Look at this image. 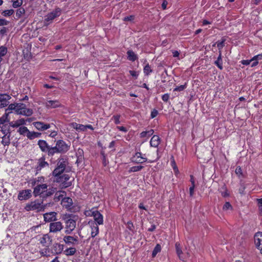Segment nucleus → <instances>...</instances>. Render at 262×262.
Segmentation results:
<instances>
[{
  "mask_svg": "<svg viewBox=\"0 0 262 262\" xmlns=\"http://www.w3.org/2000/svg\"><path fill=\"white\" fill-rule=\"evenodd\" d=\"M45 105L48 108H55L61 106V104L57 100L47 101Z\"/></svg>",
  "mask_w": 262,
  "mask_h": 262,
  "instance_id": "f3484780",
  "label": "nucleus"
},
{
  "mask_svg": "<svg viewBox=\"0 0 262 262\" xmlns=\"http://www.w3.org/2000/svg\"><path fill=\"white\" fill-rule=\"evenodd\" d=\"M154 132V131L153 129H150L148 131L142 132L140 134V137L141 138H144L147 136H148V137L150 136L153 134Z\"/></svg>",
  "mask_w": 262,
  "mask_h": 262,
  "instance_id": "f704fd0d",
  "label": "nucleus"
},
{
  "mask_svg": "<svg viewBox=\"0 0 262 262\" xmlns=\"http://www.w3.org/2000/svg\"><path fill=\"white\" fill-rule=\"evenodd\" d=\"M254 243L256 247L262 251V232H258L254 235Z\"/></svg>",
  "mask_w": 262,
  "mask_h": 262,
  "instance_id": "ddd939ff",
  "label": "nucleus"
},
{
  "mask_svg": "<svg viewBox=\"0 0 262 262\" xmlns=\"http://www.w3.org/2000/svg\"><path fill=\"white\" fill-rule=\"evenodd\" d=\"M225 40V39L223 38L221 40H219L216 42V43H217V47L218 48L219 51H222V49L225 46L224 42Z\"/></svg>",
  "mask_w": 262,
  "mask_h": 262,
  "instance_id": "4c0bfd02",
  "label": "nucleus"
},
{
  "mask_svg": "<svg viewBox=\"0 0 262 262\" xmlns=\"http://www.w3.org/2000/svg\"><path fill=\"white\" fill-rule=\"evenodd\" d=\"M61 204L63 207L70 209L73 205V201L70 197H65L62 199Z\"/></svg>",
  "mask_w": 262,
  "mask_h": 262,
  "instance_id": "4be33fe9",
  "label": "nucleus"
},
{
  "mask_svg": "<svg viewBox=\"0 0 262 262\" xmlns=\"http://www.w3.org/2000/svg\"><path fill=\"white\" fill-rule=\"evenodd\" d=\"M31 196V190L29 189L25 190L19 193L17 196L20 200H25L28 199Z\"/></svg>",
  "mask_w": 262,
  "mask_h": 262,
  "instance_id": "412c9836",
  "label": "nucleus"
},
{
  "mask_svg": "<svg viewBox=\"0 0 262 262\" xmlns=\"http://www.w3.org/2000/svg\"><path fill=\"white\" fill-rule=\"evenodd\" d=\"M37 144L42 152H47L49 157H52V155L49 154L50 149H51L52 147L49 146L46 141L43 140H39L38 141Z\"/></svg>",
  "mask_w": 262,
  "mask_h": 262,
  "instance_id": "1a4fd4ad",
  "label": "nucleus"
},
{
  "mask_svg": "<svg viewBox=\"0 0 262 262\" xmlns=\"http://www.w3.org/2000/svg\"><path fill=\"white\" fill-rule=\"evenodd\" d=\"M61 9L57 8L50 13H49L45 16L44 23L46 26L49 25L52 23L54 18L58 17L61 14Z\"/></svg>",
  "mask_w": 262,
  "mask_h": 262,
  "instance_id": "20e7f679",
  "label": "nucleus"
},
{
  "mask_svg": "<svg viewBox=\"0 0 262 262\" xmlns=\"http://www.w3.org/2000/svg\"><path fill=\"white\" fill-rule=\"evenodd\" d=\"M143 168V166L139 165V166H134L130 167L128 170L129 172H137L140 171Z\"/></svg>",
  "mask_w": 262,
  "mask_h": 262,
  "instance_id": "c9c22d12",
  "label": "nucleus"
},
{
  "mask_svg": "<svg viewBox=\"0 0 262 262\" xmlns=\"http://www.w3.org/2000/svg\"><path fill=\"white\" fill-rule=\"evenodd\" d=\"M70 177L69 174H64L62 176H59L56 179V181L58 182H60L63 188H67L72 185V182L69 181Z\"/></svg>",
  "mask_w": 262,
  "mask_h": 262,
  "instance_id": "0eeeda50",
  "label": "nucleus"
},
{
  "mask_svg": "<svg viewBox=\"0 0 262 262\" xmlns=\"http://www.w3.org/2000/svg\"><path fill=\"white\" fill-rule=\"evenodd\" d=\"M70 145L67 144L63 140H58L55 146L50 149L49 154L54 156L55 154H65L69 149Z\"/></svg>",
  "mask_w": 262,
  "mask_h": 262,
  "instance_id": "f257e3e1",
  "label": "nucleus"
},
{
  "mask_svg": "<svg viewBox=\"0 0 262 262\" xmlns=\"http://www.w3.org/2000/svg\"><path fill=\"white\" fill-rule=\"evenodd\" d=\"M73 126L77 130H82V131H84L85 130V125H83L82 124L75 123L73 125Z\"/></svg>",
  "mask_w": 262,
  "mask_h": 262,
  "instance_id": "ea45409f",
  "label": "nucleus"
},
{
  "mask_svg": "<svg viewBox=\"0 0 262 262\" xmlns=\"http://www.w3.org/2000/svg\"><path fill=\"white\" fill-rule=\"evenodd\" d=\"M167 4H168V3L166 0H164L163 1V3L162 4V8H163V9H164V10L166 9Z\"/></svg>",
  "mask_w": 262,
  "mask_h": 262,
  "instance_id": "774afa93",
  "label": "nucleus"
},
{
  "mask_svg": "<svg viewBox=\"0 0 262 262\" xmlns=\"http://www.w3.org/2000/svg\"><path fill=\"white\" fill-rule=\"evenodd\" d=\"M258 206L259 210L260 216H262V198L257 199Z\"/></svg>",
  "mask_w": 262,
  "mask_h": 262,
  "instance_id": "49530a36",
  "label": "nucleus"
},
{
  "mask_svg": "<svg viewBox=\"0 0 262 262\" xmlns=\"http://www.w3.org/2000/svg\"><path fill=\"white\" fill-rule=\"evenodd\" d=\"M169 98V96L168 94H165L162 97V100L164 102H167Z\"/></svg>",
  "mask_w": 262,
  "mask_h": 262,
  "instance_id": "052dcab7",
  "label": "nucleus"
},
{
  "mask_svg": "<svg viewBox=\"0 0 262 262\" xmlns=\"http://www.w3.org/2000/svg\"><path fill=\"white\" fill-rule=\"evenodd\" d=\"M129 72L130 75H132L133 77H134L136 79L137 78L139 75L138 72L135 71L130 70Z\"/></svg>",
  "mask_w": 262,
  "mask_h": 262,
  "instance_id": "13d9d810",
  "label": "nucleus"
},
{
  "mask_svg": "<svg viewBox=\"0 0 262 262\" xmlns=\"http://www.w3.org/2000/svg\"><path fill=\"white\" fill-rule=\"evenodd\" d=\"M158 111L156 109H154L151 112L150 117L151 118H154L158 115Z\"/></svg>",
  "mask_w": 262,
  "mask_h": 262,
  "instance_id": "864d4df0",
  "label": "nucleus"
},
{
  "mask_svg": "<svg viewBox=\"0 0 262 262\" xmlns=\"http://www.w3.org/2000/svg\"><path fill=\"white\" fill-rule=\"evenodd\" d=\"M8 29L7 28L3 27L0 29V35H3L6 33Z\"/></svg>",
  "mask_w": 262,
  "mask_h": 262,
  "instance_id": "5fc2aeb1",
  "label": "nucleus"
},
{
  "mask_svg": "<svg viewBox=\"0 0 262 262\" xmlns=\"http://www.w3.org/2000/svg\"><path fill=\"white\" fill-rule=\"evenodd\" d=\"M25 208L27 211L36 210L40 211L44 210L45 206L43 205L42 201L35 200L27 204Z\"/></svg>",
  "mask_w": 262,
  "mask_h": 262,
  "instance_id": "7ed1b4c3",
  "label": "nucleus"
},
{
  "mask_svg": "<svg viewBox=\"0 0 262 262\" xmlns=\"http://www.w3.org/2000/svg\"><path fill=\"white\" fill-rule=\"evenodd\" d=\"M143 71L144 74L146 75H148L150 73L152 72V70L151 69L149 64H147L144 67Z\"/></svg>",
  "mask_w": 262,
  "mask_h": 262,
  "instance_id": "a19ab883",
  "label": "nucleus"
},
{
  "mask_svg": "<svg viewBox=\"0 0 262 262\" xmlns=\"http://www.w3.org/2000/svg\"><path fill=\"white\" fill-rule=\"evenodd\" d=\"M236 174L240 179L244 178V175L240 166H237L235 170Z\"/></svg>",
  "mask_w": 262,
  "mask_h": 262,
  "instance_id": "58836bf2",
  "label": "nucleus"
},
{
  "mask_svg": "<svg viewBox=\"0 0 262 262\" xmlns=\"http://www.w3.org/2000/svg\"><path fill=\"white\" fill-rule=\"evenodd\" d=\"M134 19V16L133 15H129L126 17H125L123 18L124 21H132Z\"/></svg>",
  "mask_w": 262,
  "mask_h": 262,
  "instance_id": "bf43d9fd",
  "label": "nucleus"
},
{
  "mask_svg": "<svg viewBox=\"0 0 262 262\" xmlns=\"http://www.w3.org/2000/svg\"><path fill=\"white\" fill-rule=\"evenodd\" d=\"M39 241L40 244H41L42 245H45V244L48 243L51 244L52 243V239L48 234H46L43 235Z\"/></svg>",
  "mask_w": 262,
  "mask_h": 262,
  "instance_id": "a878e982",
  "label": "nucleus"
},
{
  "mask_svg": "<svg viewBox=\"0 0 262 262\" xmlns=\"http://www.w3.org/2000/svg\"><path fill=\"white\" fill-rule=\"evenodd\" d=\"M120 115H115L113 116L112 120L114 121L116 124H118L120 123Z\"/></svg>",
  "mask_w": 262,
  "mask_h": 262,
  "instance_id": "a18cd8bd",
  "label": "nucleus"
},
{
  "mask_svg": "<svg viewBox=\"0 0 262 262\" xmlns=\"http://www.w3.org/2000/svg\"><path fill=\"white\" fill-rule=\"evenodd\" d=\"M17 99H19V101H27L29 99V98L27 95H25L24 97H21V96H20V97L19 98H17Z\"/></svg>",
  "mask_w": 262,
  "mask_h": 262,
  "instance_id": "680f3d73",
  "label": "nucleus"
},
{
  "mask_svg": "<svg viewBox=\"0 0 262 262\" xmlns=\"http://www.w3.org/2000/svg\"><path fill=\"white\" fill-rule=\"evenodd\" d=\"M13 13L14 10L13 9H10L3 11L2 12V14L4 16H9L11 15Z\"/></svg>",
  "mask_w": 262,
  "mask_h": 262,
  "instance_id": "79ce46f5",
  "label": "nucleus"
},
{
  "mask_svg": "<svg viewBox=\"0 0 262 262\" xmlns=\"http://www.w3.org/2000/svg\"><path fill=\"white\" fill-rule=\"evenodd\" d=\"M160 143V138L158 136L154 135L151 138L150 141V144L151 146L157 147L158 146Z\"/></svg>",
  "mask_w": 262,
  "mask_h": 262,
  "instance_id": "393cba45",
  "label": "nucleus"
},
{
  "mask_svg": "<svg viewBox=\"0 0 262 262\" xmlns=\"http://www.w3.org/2000/svg\"><path fill=\"white\" fill-rule=\"evenodd\" d=\"M7 52V49L6 47H5L4 46H1L0 47V56L3 57L4 56H5L6 55Z\"/></svg>",
  "mask_w": 262,
  "mask_h": 262,
  "instance_id": "37998d69",
  "label": "nucleus"
},
{
  "mask_svg": "<svg viewBox=\"0 0 262 262\" xmlns=\"http://www.w3.org/2000/svg\"><path fill=\"white\" fill-rule=\"evenodd\" d=\"M32 114L33 111L31 109L27 108L25 103H17V114L30 116Z\"/></svg>",
  "mask_w": 262,
  "mask_h": 262,
  "instance_id": "423d86ee",
  "label": "nucleus"
},
{
  "mask_svg": "<svg viewBox=\"0 0 262 262\" xmlns=\"http://www.w3.org/2000/svg\"><path fill=\"white\" fill-rule=\"evenodd\" d=\"M66 230L65 233L67 234H71L76 228V220L71 218V215L66 217L65 219Z\"/></svg>",
  "mask_w": 262,
  "mask_h": 262,
  "instance_id": "39448f33",
  "label": "nucleus"
},
{
  "mask_svg": "<svg viewBox=\"0 0 262 262\" xmlns=\"http://www.w3.org/2000/svg\"><path fill=\"white\" fill-rule=\"evenodd\" d=\"M253 61L252 58L250 60H243L241 61V63L244 65H249Z\"/></svg>",
  "mask_w": 262,
  "mask_h": 262,
  "instance_id": "4d7b16f0",
  "label": "nucleus"
},
{
  "mask_svg": "<svg viewBox=\"0 0 262 262\" xmlns=\"http://www.w3.org/2000/svg\"><path fill=\"white\" fill-rule=\"evenodd\" d=\"M20 134L26 136L28 137V135H29V133L30 131L28 129L27 127L25 126H21L19 128L18 130Z\"/></svg>",
  "mask_w": 262,
  "mask_h": 262,
  "instance_id": "7c9ffc66",
  "label": "nucleus"
},
{
  "mask_svg": "<svg viewBox=\"0 0 262 262\" xmlns=\"http://www.w3.org/2000/svg\"><path fill=\"white\" fill-rule=\"evenodd\" d=\"M26 120L24 119H20L17 120V127L20 125L25 124Z\"/></svg>",
  "mask_w": 262,
  "mask_h": 262,
  "instance_id": "0e129e2a",
  "label": "nucleus"
},
{
  "mask_svg": "<svg viewBox=\"0 0 262 262\" xmlns=\"http://www.w3.org/2000/svg\"><path fill=\"white\" fill-rule=\"evenodd\" d=\"M117 128L120 131L126 133L127 132V129L124 126H117Z\"/></svg>",
  "mask_w": 262,
  "mask_h": 262,
  "instance_id": "69168bd1",
  "label": "nucleus"
},
{
  "mask_svg": "<svg viewBox=\"0 0 262 262\" xmlns=\"http://www.w3.org/2000/svg\"><path fill=\"white\" fill-rule=\"evenodd\" d=\"M127 228L130 231L133 232L134 230V226L133 225V223L131 221H129L127 223Z\"/></svg>",
  "mask_w": 262,
  "mask_h": 262,
  "instance_id": "09e8293b",
  "label": "nucleus"
},
{
  "mask_svg": "<svg viewBox=\"0 0 262 262\" xmlns=\"http://www.w3.org/2000/svg\"><path fill=\"white\" fill-rule=\"evenodd\" d=\"M49 163L45 161V158L42 157L39 158L37 162V165L35 167V174H38L42 168L45 167H49Z\"/></svg>",
  "mask_w": 262,
  "mask_h": 262,
  "instance_id": "9d476101",
  "label": "nucleus"
},
{
  "mask_svg": "<svg viewBox=\"0 0 262 262\" xmlns=\"http://www.w3.org/2000/svg\"><path fill=\"white\" fill-rule=\"evenodd\" d=\"M194 187V186H191L189 188V193L191 196L193 195Z\"/></svg>",
  "mask_w": 262,
  "mask_h": 262,
  "instance_id": "338daca9",
  "label": "nucleus"
},
{
  "mask_svg": "<svg viewBox=\"0 0 262 262\" xmlns=\"http://www.w3.org/2000/svg\"><path fill=\"white\" fill-rule=\"evenodd\" d=\"M10 99V96L6 94H0V108H3L7 106L8 103V100Z\"/></svg>",
  "mask_w": 262,
  "mask_h": 262,
  "instance_id": "a211bd4d",
  "label": "nucleus"
},
{
  "mask_svg": "<svg viewBox=\"0 0 262 262\" xmlns=\"http://www.w3.org/2000/svg\"><path fill=\"white\" fill-rule=\"evenodd\" d=\"M76 250L74 247L69 248L64 251V253L67 256H71L75 254Z\"/></svg>",
  "mask_w": 262,
  "mask_h": 262,
  "instance_id": "2f4dec72",
  "label": "nucleus"
},
{
  "mask_svg": "<svg viewBox=\"0 0 262 262\" xmlns=\"http://www.w3.org/2000/svg\"><path fill=\"white\" fill-rule=\"evenodd\" d=\"M161 247L160 245L157 244L156 246H155V247L154 248V250L152 251V257H155L156 256V255L157 254V253L160 252L161 251Z\"/></svg>",
  "mask_w": 262,
  "mask_h": 262,
  "instance_id": "72a5a7b5",
  "label": "nucleus"
},
{
  "mask_svg": "<svg viewBox=\"0 0 262 262\" xmlns=\"http://www.w3.org/2000/svg\"><path fill=\"white\" fill-rule=\"evenodd\" d=\"M47 187L46 184L38 185L34 188L33 193L35 196L40 195L47 190Z\"/></svg>",
  "mask_w": 262,
  "mask_h": 262,
  "instance_id": "f8f14e48",
  "label": "nucleus"
},
{
  "mask_svg": "<svg viewBox=\"0 0 262 262\" xmlns=\"http://www.w3.org/2000/svg\"><path fill=\"white\" fill-rule=\"evenodd\" d=\"M175 247H176V253H177L179 258H180V259L184 260V258L182 257L183 252L181 249V247L180 246V243H179L178 242L176 243L175 244Z\"/></svg>",
  "mask_w": 262,
  "mask_h": 262,
  "instance_id": "c85d7f7f",
  "label": "nucleus"
},
{
  "mask_svg": "<svg viewBox=\"0 0 262 262\" xmlns=\"http://www.w3.org/2000/svg\"><path fill=\"white\" fill-rule=\"evenodd\" d=\"M262 59V54H258L256 56H254L252 58L253 60H256L258 61V60H260Z\"/></svg>",
  "mask_w": 262,
  "mask_h": 262,
  "instance_id": "e2e57ef3",
  "label": "nucleus"
},
{
  "mask_svg": "<svg viewBox=\"0 0 262 262\" xmlns=\"http://www.w3.org/2000/svg\"><path fill=\"white\" fill-rule=\"evenodd\" d=\"M231 209L232 206L231 205L229 202H226L223 207V209L224 210H227Z\"/></svg>",
  "mask_w": 262,
  "mask_h": 262,
  "instance_id": "8fccbe9b",
  "label": "nucleus"
},
{
  "mask_svg": "<svg viewBox=\"0 0 262 262\" xmlns=\"http://www.w3.org/2000/svg\"><path fill=\"white\" fill-rule=\"evenodd\" d=\"M11 119V117L7 116L6 114L5 113V115L3 116V117L0 118V124H3L6 121H10Z\"/></svg>",
  "mask_w": 262,
  "mask_h": 262,
  "instance_id": "e433bc0d",
  "label": "nucleus"
},
{
  "mask_svg": "<svg viewBox=\"0 0 262 262\" xmlns=\"http://www.w3.org/2000/svg\"><path fill=\"white\" fill-rule=\"evenodd\" d=\"M186 88V84L181 85L179 86L176 87L174 89V91H183Z\"/></svg>",
  "mask_w": 262,
  "mask_h": 262,
  "instance_id": "3c124183",
  "label": "nucleus"
},
{
  "mask_svg": "<svg viewBox=\"0 0 262 262\" xmlns=\"http://www.w3.org/2000/svg\"><path fill=\"white\" fill-rule=\"evenodd\" d=\"M69 164L68 159L65 158H60L57 160V166L53 170L52 174L54 177H58L66 170V166Z\"/></svg>",
  "mask_w": 262,
  "mask_h": 262,
  "instance_id": "f03ea898",
  "label": "nucleus"
},
{
  "mask_svg": "<svg viewBox=\"0 0 262 262\" xmlns=\"http://www.w3.org/2000/svg\"><path fill=\"white\" fill-rule=\"evenodd\" d=\"M41 136V133L38 132H31L29 133L28 138L30 139H33L36 138H39Z\"/></svg>",
  "mask_w": 262,
  "mask_h": 262,
  "instance_id": "473e14b6",
  "label": "nucleus"
},
{
  "mask_svg": "<svg viewBox=\"0 0 262 262\" xmlns=\"http://www.w3.org/2000/svg\"><path fill=\"white\" fill-rule=\"evenodd\" d=\"M16 105L15 104H11L6 109L5 113L7 116L13 118L14 115L16 114Z\"/></svg>",
  "mask_w": 262,
  "mask_h": 262,
  "instance_id": "2eb2a0df",
  "label": "nucleus"
},
{
  "mask_svg": "<svg viewBox=\"0 0 262 262\" xmlns=\"http://www.w3.org/2000/svg\"><path fill=\"white\" fill-rule=\"evenodd\" d=\"M63 228L61 222H53L50 224L49 231L50 232L57 233L60 232Z\"/></svg>",
  "mask_w": 262,
  "mask_h": 262,
  "instance_id": "6e6552de",
  "label": "nucleus"
},
{
  "mask_svg": "<svg viewBox=\"0 0 262 262\" xmlns=\"http://www.w3.org/2000/svg\"><path fill=\"white\" fill-rule=\"evenodd\" d=\"M146 157L142 156L140 152H137L132 158V161L137 164H142L147 161Z\"/></svg>",
  "mask_w": 262,
  "mask_h": 262,
  "instance_id": "9b49d317",
  "label": "nucleus"
},
{
  "mask_svg": "<svg viewBox=\"0 0 262 262\" xmlns=\"http://www.w3.org/2000/svg\"><path fill=\"white\" fill-rule=\"evenodd\" d=\"M92 215L94 217V221L97 225H102L103 224V215L97 210L92 212Z\"/></svg>",
  "mask_w": 262,
  "mask_h": 262,
  "instance_id": "4468645a",
  "label": "nucleus"
},
{
  "mask_svg": "<svg viewBox=\"0 0 262 262\" xmlns=\"http://www.w3.org/2000/svg\"><path fill=\"white\" fill-rule=\"evenodd\" d=\"M23 54L25 58L27 60L31 58L30 47L29 44H27L26 47L23 50Z\"/></svg>",
  "mask_w": 262,
  "mask_h": 262,
  "instance_id": "cd10ccee",
  "label": "nucleus"
},
{
  "mask_svg": "<svg viewBox=\"0 0 262 262\" xmlns=\"http://www.w3.org/2000/svg\"><path fill=\"white\" fill-rule=\"evenodd\" d=\"M63 239L64 242L68 245H74L75 243L78 242V238L77 236H65L63 237Z\"/></svg>",
  "mask_w": 262,
  "mask_h": 262,
  "instance_id": "5701e85b",
  "label": "nucleus"
},
{
  "mask_svg": "<svg viewBox=\"0 0 262 262\" xmlns=\"http://www.w3.org/2000/svg\"><path fill=\"white\" fill-rule=\"evenodd\" d=\"M9 23V21L6 20L5 19L1 18L0 19V26H4L5 25H7Z\"/></svg>",
  "mask_w": 262,
  "mask_h": 262,
  "instance_id": "6e6d98bb",
  "label": "nucleus"
},
{
  "mask_svg": "<svg viewBox=\"0 0 262 262\" xmlns=\"http://www.w3.org/2000/svg\"><path fill=\"white\" fill-rule=\"evenodd\" d=\"M89 224L91 228V236L94 237L99 233L98 225L94 221H89Z\"/></svg>",
  "mask_w": 262,
  "mask_h": 262,
  "instance_id": "aec40b11",
  "label": "nucleus"
},
{
  "mask_svg": "<svg viewBox=\"0 0 262 262\" xmlns=\"http://www.w3.org/2000/svg\"><path fill=\"white\" fill-rule=\"evenodd\" d=\"M127 59L132 61H134L138 59L137 55L132 50H128L127 53Z\"/></svg>",
  "mask_w": 262,
  "mask_h": 262,
  "instance_id": "c756f323",
  "label": "nucleus"
},
{
  "mask_svg": "<svg viewBox=\"0 0 262 262\" xmlns=\"http://www.w3.org/2000/svg\"><path fill=\"white\" fill-rule=\"evenodd\" d=\"M219 55L217 58V60L214 61V64L219 68L220 70H222L223 67V60L222 58V51H219Z\"/></svg>",
  "mask_w": 262,
  "mask_h": 262,
  "instance_id": "bb28decb",
  "label": "nucleus"
},
{
  "mask_svg": "<svg viewBox=\"0 0 262 262\" xmlns=\"http://www.w3.org/2000/svg\"><path fill=\"white\" fill-rule=\"evenodd\" d=\"M63 249V245L58 244L55 243L53 246L52 252V253L54 254H60Z\"/></svg>",
  "mask_w": 262,
  "mask_h": 262,
  "instance_id": "b1692460",
  "label": "nucleus"
},
{
  "mask_svg": "<svg viewBox=\"0 0 262 262\" xmlns=\"http://www.w3.org/2000/svg\"><path fill=\"white\" fill-rule=\"evenodd\" d=\"M33 124L37 129L40 131L47 130L50 127L49 124H45L42 122H35L33 123Z\"/></svg>",
  "mask_w": 262,
  "mask_h": 262,
  "instance_id": "6ab92c4d",
  "label": "nucleus"
},
{
  "mask_svg": "<svg viewBox=\"0 0 262 262\" xmlns=\"http://www.w3.org/2000/svg\"><path fill=\"white\" fill-rule=\"evenodd\" d=\"M49 252V248H45V249H42L39 251V253L42 256H48V255L47 254Z\"/></svg>",
  "mask_w": 262,
  "mask_h": 262,
  "instance_id": "c03bdc74",
  "label": "nucleus"
},
{
  "mask_svg": "<svg viewBox=\"0 0 262 262\" xmlns=\"http://www.w3.org/2000/svg\"><path fill=\"white\" fill-rule=\"evenodd\" d=\"M25 11L24 8H19V9H17V16L18 15L19 16L18 17H20V16L22 14H25Z\"/></svg>",
  "mask_w": 262,
  "mask_h": 262,
  "instance_id": "603ef678",
  "label": "nucleus"
},
{
  "mask_svg": "<svg viewBox=\"0 0 262 262\" xmlns=\"http://www.w3.org/2000/svg\"><path fill=\"white\" fill-rule=\"evenodd\" d=\"M101 154L102 155V162H103V165L105 166H106V165L108 164V161L106 160V156L104 154V152H101Z\"/></svg>",
  "mask_w": 262,
  "mask_h": 262,
  "instance_id": "de8ad7c7",
  "label": "nucleus"
},
{
  "mask_svg": "<svg viewBox=\"0 0 262 262\" xmlns=\"http://www.w3.org/2000/svg\"><path fill=\"white\" fill-rule=\"evenodd\" d=\"M57 213L55 212H48L43 214L44 221L46 222H52L57 220Z\"/></svg>",
  "mask_w": 262,
  "mask_h": 262,
  "instance_id": "dca6fc26",
  "label": "nucleus"
}]
</instances>
